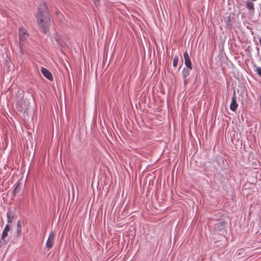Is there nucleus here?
<instances>
[{
  "label": "nucleus",
  "instance_id": "obj_1",
  "mask_svg": "<svg viewBox=\"0 0 261 261\" xmlns=\"http://www.w3.org/2000/svg\"><path fill=\"white\" fill-rule=\"evenodd\" d=\"M36 18L40 31L44 34L46 33L49 31L50 17L46 3H42L39 5Z\"/></svg>",
  "mask_w": 261,
  "mask_h": 261
},
{
  "label": "nucleus",
  "instance_id": "obj_2",
  "mask_svg": "<svg viewBox=\"0 0 261 261\" xmlns=\"http://www.w3.org/2000/svg\"><path fill=\"white\" fill-rule=\"evenodd\" d=\"M227 224L225 221H219L214 226V229L218 233L224 236L226 233Z\"/></svg>",
  "mask_w": 261,
  "mask_h": 261
},
{
  "label": "nucleus",
  "instance_id": "obj_3",
  "mask_svg": "<svg viewBox=\"0 0 261 261\" xmlns=\"http://www.w3.org/2000/svg\"><path fill=\"white\" fill-rule=\"evenodd\" d=\"M28 37L29 34L27 30H24L22 28L19 29V39L20 47L23 45V42L25 41Z\"/></svg>",
  "mask_w": 261,
  "mask_h": 261
},
{
  "label": "nucleus",
  "instance_id": "obj_4",
  "mask_svg": "<svg viewBox=\"0 0 261 261\" xmlns=\"http://www.w3.org/2000/svg\"><path fill=\"white\" fill-rule=\"evenodd\" d=\"M17 107L18 111H21L23 109L27 110L29 107L28 101L26 98H23L18 101L17 102Z\"/></svg>",
  "mask_w": 261,
  "mask_h": 261
},
{
  "label": "nucleus",
  "instance_id": "obj_5",
  "mask_svg": "<svg viewBox=\"0 0 261 261\" xmlns=\"http://www.w3.org/2000/svg\"><path fill=\"white\" fill-rule=\"evenodd\" d=\"M55 237V232L51 231L49 235L48 240L46 242V247L50 249L53 247L54 245V239Z\"/></svg>",
  "mask_w": 261,
  "mask_h": 261
},
{
  "label": "nucleus",
  "instance_id": "obj_6",
  "mask_svg": "<svg viewBox=\"0 0 261 261\" xmlns=\"http://www.w3.org/2000/svg\"><path fill=\"white\" fill-rule=\"evenodd\" d=\"M184 58L185 59V63L186 66L187 67V68L188 69L191 70L192 69V66L191 60H190V57L189 56V54L187 52H185L184 54Z\"/></svg>",
  "mask_w": 261,
  "mask_h": 261
},
{
  "label": "nucleus",
  "instance_id": "obj_7",
  "mask_svg": "<svg viewBox=\"0 0 261 261\" xmlns=\"http://www.w3.org/2000/svg\"><path fill=\"white\" fill-rule=\"evenodd\" d=\"M41 71L43 75L45 76L47 79H48L50 81L53 80V78L52 74L48 70H47L45 68L42 67Z\"/></svg>",
  "mask_w": 261,
  "mask_h": 261
},
{
  "label": "nucleus",
  "instance_id": "obj_8",
  "mask_svg": "<svg viewBox=\"0 0 261 261\" xmlns=\"http://www.w3.org/2000/svg\"><path fill=\"white\" fill-rule=\"evenodd\" d=\"M238 107V104L237 103L236 97L234 96L231 100V102L230 106V109L233 111H235Z\"/></svg>",
  "mask_w": 261,
  "mask_h": 261
},
{
  "label": "nucleus",
  "instance_id": "obj_9",
  "mask_svg": "<svg viewBox=\"0 0 261 261\" xmlns=\"http://www.w3.org/2000/svg\"><path fill=\"white\" fill-rule=\"evenodd\" d=\"M15 217L14 213L12 211H9L7 213L8 222L10 223L12 222L13 219Z\"/></svg>",
  "mask_w": 261,
  "mask_h": 261
},
{
  "label": "nucleus",
  "instance_id": "obj_10",
  "mask_svg": "<svg viewBox=\"0 0 261 261\" xmlns=\"http://www.w3.org/2000/svg\"><path fill=\"white\" fill-rule=\"evenodd\" d=\"M10 228L9 225H7L3 231V232L2 235V239H4L8 235V232L10 230Z\"/></svg>",
  "mask_w": 261,
  "mask_h": 261
},
{
  "label": "nucleus",
  "instance_id": "obj_11",
  "mask_svg": "<svg viewBox=\"0 0 261 261\" xmlns=\"http://www.w3.org/2000/svg\"><path fill=\"white\" fill-rule=\"evenodd\" d=\"M17 236L19 237L21 235V222L20 221H18L17 222Z\"/></svg>",
  "mask_w": 261,
  "mask_h": 261
},
{
  "label": "nucleus",
  "instance_id": "obj_12",
  "mask_svg": "<svg viewBox=\"0 0 261 261\" xmlns=\"http://www.w3.org/2000/svg\"><path fill=\"white\" fill-rule=\"evenodd\" d=\"M246 6L248 9H249L250 10H254V4L252 2H246Z\"/></svg>",
  "mask_w": 261,
  "mask_h": 261
},
{
  "label": "nucleus",
  "instance_id": "obj_13",
  "mask_svg": "<svg viewBox=\"0 0 261 261\" xmlns=\"http://www.w3.org/2000/svg\"><path fill=\"white\" fill-rule=\"evenodd\" d=\"M189 69L184 68L182 70V76L184 79L189 76L190 74Z\"/></svg>",
  "mask_w": 261,
  "mask_h": 261
},
{
  "label": "nucleus",
  "instance_id": "obj_14",
  "mask_svg": "<svg viewBox=\"0 0 261 261\" xmlns=\"http://www.w3.org/2000/svg\"><path fill=\"white\" fill-rule=\"evenodd\" d=\"M19 186H20V183L17 182L16 184V186L13 191V194L14 195L16 194L17 193H18L20 191V189Z\"/></svg>",
  "mask_w": 261,
  "mask_h": 261
},
{
  "label": "nucleus",
  "instance_id": "obj_15",
  "mask_svg": "<svg viewBox=\"0 0 261 261\" xmlns=\"http://www.w3.org/2000/svg\"><path fill=\"white\" fill-rule=\"evenodd\" d=\"M56 41L58 43V44L61 46H64L66 45V43L63 40L58 39L57 38L56 39Z\"/></svg>",
  "mask_w": 261,
  "mask_h": 261
},
{
  "label": "nucleus",
  "instance_id": "obj_16",
  "mask_svg": "<svg viewBox=\"0 0 261 261\" xmlns=\"http://www.w3.org/2000/svg\"><path fill=\"white\" fill-rule=\"evenodd\" d=\"M178 61V56H175L174 58L173 61V66L174 67L177 66Z\"/></svg>",
  "mask_w": 261,
  "mask_h": 261
},
{
  "label": "nucleus",
  "instance_id": "obj_17",
  "mask_svg": "<svg viewBox=\"0 0 261 261\" xmlns=\"http://www.w3.org/2000/svg\"><path fill=\"white\" fill-rule=\"evenodd\" d=\"M255 71H256L257 74L259 75V76L261 77V67H256Z\"/></svg>",
  "mask_w": 261,
  "mask_h": 261
},
{
  "label": "nucleus",
  "instance_id": "obj_18",
  "mask_svg": "<svg viewBox=\"0 0 261 261\" xmlns=\"http://www.w3.org/2000/svg\"><path fill=\"white\" fill-rule=\"evenodd\" d=\"M257 239L259 241L261 242V232L257 234Z\"/></svg>",
  "mask_w": 261,
  "mask_h": 261
},
{
  "label": "nucleus",
  "instance_id": "obj_19",
  "mask_svg": "<svg viewBox=\"0 0 261 261\" xmlns=\"http://www.w3.org/2000/svg\"><path fill=\"white\" fill-rule=\"evenodd\" d=\"M99 3V0H94V3L95 6H98Z\"/></svg>",
  "mask_w": 261,
  "mask_h": 261
},
{
  "label": "nucleus",
  "instance_id": "obj_20",
  "mask_svg": "<svg viewBox=\"0 0 261 261\" xmlns=\"http://www.w3.org/2000/svg\"><path fill=\"white\" fill-rule=\"evenodd\" d=\"M22 45L20 47V45L19 44V50H20V51L21 52V53L22 54H23V50H22Z\"/></svg>",
  "mask_w": 261,
  "mask_h": 261
},
{
  "label": "nucleus",
  "instance_id": "obj_21",
  "mask_svg": "<svg viewBox=\"0 0 261 261\" xmlns=\"http://www.w3.org/2000/svg\"><path fill=\"white\" fill-rule=\"evenodd\" d=\"M184 79H185V80H184V84H185V85H186L187 83V80L186 78Z\"/></svg>",
  "mask_w": 261,
  "mask_h": 261
},
{
  "label": "nucleus",
  "instance_id": "obj_22",
  "mask_svg": "<svg viewBox=\"0 0 261 261\" xmlns=\"http://www.w3.org/2000/svg\"><path fill=\"white\" fill-rule=\"evenodd\" d=\"M259 106L261 107V96L259 97Z\"/></svg>",
  "mask_w": 261,
  "mask_h": 261
},
{
  "label": "nucleus",
  "instance_id": "obj_23",
  "mask_svg": "<svg viewBox=\"0 0 261 261\" xmlns=\"http://www.w3.org/2000/svg\"><path fill=\"white\" fill-rule=\"evenodd\" d=\"M259 42H260V45H261V38L259 39Z\"/></svg>",
  "mask_w": 261,
  "mask_h": 261
}]
</instances>
